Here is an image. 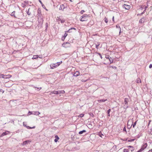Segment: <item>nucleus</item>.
I'll list each match as a JSON object with an SVG mask.
<instances>
[{"mask_svg":"<svg viewBox=\"0 0 152 152\" xmlns=\"http://www.w3.org/2000/svg\"><path fill=\"white\" fill-rule=\"evenodd\" d=\"M129 102V99L128 98H125L124 99V101L123 103L124 108L125 109H126L129 107L128 102Z\"/></svg>","mask_w":152,"mask_h":152,"instance_id":"f257e3e1","label":"nucleus"},{"mask_svg":"<svg viewBox=\"0 0 152 152\" xmlns=\"http://www.w3.org/2000/svg\"><path fill=\"white\" fill-rule=\"evenodd\" d=\"M62 62L61 61L58 62L56 63H53L51 64L50 65V68L51 69H53L54 68H56Z\"/></svg>","mask_w":152,"mask_h":152,"instance_id":"f03ea898","label":"nucleus"},{"mask_svg":"<svg viewBox=\"0 0 152 152\" xmlns=\"http://www.w3.org/2000/svg\"><path fill=\"white\" fill-rule=\"evenodd\" d=\"M65 93V91L64 90L62 91H53L51 92L50 94L52 95L53 94H64Z\"/></svg>","mask_w":152,"mask_h":152,"instance_id":"7ed1b4c3","label":"nucleus"},{"mask_svg":"<svg viewBox=\"0 0 152 152\" xmlns=\"http://www.w3.org/2000/svg\"><path fill=\"white\" fill-rule=\"evenodd\" d=\"M38 25L39 26L41 27L42 25L43 22V20L42 18V17H38Z\"/></svg>","mask_w":152,"mask_h":152,"instance_id":"20e7f679","label":"nucleus"},{"mask_svg":"<svg viewBox=\"0 0 152 152\" xmlns=\"http://www.w3.org/2000/svg\"><path fill=\"white\" fill-rule=\"evenodd\" d=\"M88 15L87 14H85L81 16V17L80 18V20L81 21H86L87 20V18L88 17Z\"/></svg>","mask_w":152,"mask_h":152,"instance_id":"39448f33","label":"nucleus"},{"mask_svg":"<svg viewBox=\"0 0 152 152\" xmlns=\"http://www.w3.org/2000/svg\"><path fill=\"white\" fill-rule=\"evenodd\" d=\"M71 45L70 43L68 42L64 43L62 45V46L65 48L70 47L71 46Z\"/></svg>","mask_w":152,"mask_h":152,"instance_id":"423d86ee","label":"nucleus"},{"mask_svg":"<svg viewBox=\"0 0 152 152\" xmlns=\"http://www.w3.org/2000/svg\"><path fill=\"white\" fill-rule=\"evenodd\" d=\"M40 114V113L38 111H30L28 112V115H31V114L34 115H38Z\"/></svg>","mask_w":152,"mask_h":152,"instance_id":"0eeeda50","label":"nucleus"},{"mask_svg":"<svg viewBox=\"0 0 152 152\" xmlns=\"http://www.w3.org/2000/svg\"><path fill=\"white\" fill-rule=\"evenodd\" d=\"M148 146L147 144V143H145L143 144L142 145V147L140 149L142 151L144 150L145 148H146Z\"/></svg>","mask_w":152,"mask_h":152,"instance_id":"6e6552de","label":"nucleus"},{"mask_svg":"<svg viewBox=\"0 0 152 152\" xmlns=\"http://www.w3.org/2000/svg\"><path fill=\"white\" fill-rule=\"evenodd\" d=\"M122 7L123 8H125L126 10H129L130 8V5H126L124 4L122 6Z\"/></svg>","mask_w":152,"mask_h":152,"instance_id":"1a4fd4ad","label":"nucleus"},{"mask_svg":"<svg viewBox=\"0 0 152 152\" xmlns=\"http://www.w3.org/2000/svg\"><path fill=\"white\" fill-rule=\"evenodd\" d=\"M145 20V19L144 18H142L140 20L139 23H142L144 22Z\"/></svg>","mask_w":152,"mask_h":152,"instance_id":"9d476101","label":"nucleus"},{"mask_svg":"<svg viewBox=\"0 0 152 152\" xmlns=\"http://www.w3.org/2000/svg\"><path fill=\"white\" fill-rule=\"evenodd\" d=\"M37 15L38 17H42L41 10L39 9H38L37 10Z\"/></svg>","mask_w":152,"mask_h":152,"instance_id":"9b49d317","label":"nucleus"},{"mask_svg":"<svg viewBox=\"0 0 152 152\" xmlns=\"http://www.w3.org/2000/svg\"><path fill=\"white\" fill-rule=\"evenodd\" d=\"M7 132H9L8 131L7 132H3L0 135V137H1L4 135H6L8 134V133H7Z\"/></svg>","mask_w":152,"mask_h":152,"instance_id":"f8f14e48","label":"nucleus"},{"mask_svg":"<svg viewBox=\"0 0 152 152\" xmlns=\"http://www.w3.org/2000/svg\"><path fill=\"white\" fill-rule=\"evenodd\" d=\"M30 142H31V141H30L29 140H26V141L23 142L22 143V145H26Z\"/></svg>","mask_w":152,"mask_h":152,"instance_id":"ddd939ff","label":"nucleus"},{"mask_svg":"<svg viewBox=\"0 0 152 152\" xmlns=\"http://www.w3.org/2000/svg\"><path fill=\"white\" fill-rule=\"evenodd\" d=\"M80 75V72L79 71H76L74 75V76L77 77Z\"/></svg>","mask_w":152,"mask_h":152,"instance_id":"4468645a","label":"nucleus"},{"mask_svg":"<svg viewBox=\"0 0 152 152\" xmlns=\"http://www.w3.org/2000/svg\"><path fill=\"white\" fill-rule=\"evenodd\" d=\"M55 139L54 140V141L55 142H57L58 140L59 139V137L57 135H56L55 137Z\"/></svg>","mask_w":152,"mask_h":152,"instance_id":"2eb2a0df","label":"nucleus"},{"mask_svg":"<svg viewBox=\"0 0 152 152\" xmlns=\"http://www.w3.org/2000/svg\"><path fill=\"white\" fill-rule=\"evenodd\" d=\"M100 43L99 42H97L96 44L95 43L96 45V48L98 49V46L100 45Z\"/></svg>","mask_w":152,"mask_h":152,"instance_id":"dca6fc26","label":"nucleus"},{"mask_svg":"<svg viewBox=\"0 0 152 152\" xmlns=\"http://www.w3.org/2000/svg\"><path fill=\"white\" fill-rule=\"evenodd\" d=\"M128 147L129 148H130L131 149H130V150H131V151H132L134 149V147L133 146H130V145L129 146H128Z\"/></svg>","mask_w":152,"mask_h":152,"instance_id":"f3484780","label":"nucleus"},{"mask_svg":"<svg viewBox=\"0 0 152 152\" xmlns=\"http://www.w3.org/2000/svg\"><path fill=\"white\" fill-rule=\"evenodd\" d=\"M86 132V131L85 130H83L82 131H80L79 132V134H82L84 132Z\"/></svg>","mask_w":152,"mask_h":152,"instance_id":"a211bd4d","label":"nucleus"},{"mask_svg":"<svg viewBox=\"0 0 152 152\" xmlns=\"http://www.w3.org/2000/svg\"><path fill=\"white\" fill-rule=\"evenodd\" d=\"M74 29L75 30H76L75 28H71L70 29H69L67 31V32H71L72 31H70V30H72Z\"/></svg>","mask_w":152,"mask_h":152,"instance_id":"6ab92c4d","label":"nucleus"},{"mask_svg":"<svg viewBox=\"0 0 152 152\" xmlns=\"http://www.w3.org/2000/svg\"><path fill=\"white\" fill-rule=\"evenodd\" d=\"M67 35V33H65L64 34V38H62V39L63 40H64L65 39V38L66 37V36Z\"/></svg>","mask_w":152,"mask_h":152,"instance_id":"aec40b11","label":"nucleus"},{"mask_svg":"<svg viewBox=\"0 0 152 152\" xmlns=\"http://www.w3.org/2000/svg\"><path fill=\"white\" fill-rule=\"evenodd\" d=\"M30 10V8H29L28 9V11L27 12V13L28 15H30L31 14V12H29Z\"/></svg>","mask_w":152,"mask_h":152,"instance_id":"412c9836","label":"nucleus"},{"mask_svg":"<svg viewBox=\"0 0 152 152\" xmlns=\"http://www.w3.org/2000/svg\"><path fill=\"white\" fill-rule=\"evenodd\" d=\"M38 57H38V55H34L33 56V57L32 58L33 59H37L38 58Z\"/></svg>","mask_w":152,"mask_h":152,"instance_id":"4be33fe9","label":"nucleus"},{"mask_svg":"<svg viewBox=\"0 0 152 152\" xmlns=\"http://www.w3.org/2000/svg\"><path fill=\"white\" fill-rule=\"evenodd\" d=\"M15 11H14L13 12H12L11 13V16H14L15 18L16 17L15 15Z\"/></svg>","mask_w":152,"mask_h":152,"instance_id":"5701e85b","label":"nucleus"},{"mask_svg":"<svg viewBox=\"0 0 152 152\" xmlns=\"http://www.w3.org/2000/svg\"><path fill=\"white\" fill-rule=\"evenodd\" d=\"M137 82L138 83H141V80L140 78H138L137 80Z\"/></svg>","mask_w":152,"mask_h":152,"instance_id":"b1692460","label":"nucleus"},{"mask_svg":"<svg viewBox=\"0 0 152 152\" xmlns=\"http://www.w3.org/2000/svg\"><path fill=\"white\" fill-rule=\"evenodd\" d=\"M58 20L60 21L61 23L65 22V20H61V19H59Z\"/></svg>","mask_w":152,"mask_h":152,"instance_id":"393cba45","label":"nucleus"},{"mask_svg":"<svg viewBox=\"0 0 152 152\" xmlns=\"http://www.w3.org/2000/svg\"><path fill=\"white\" fill-rule=\"evenodd\" d=\"M107 99H101V100H99L98 101L99 102H105V101H107Z\"/></svg>","mask_w":152,"mask_h":152,"instance_id":"a878e982","label":"nucleus"},{"mask_svg":"<svg viewBox=\"0 0 152 152\" xmlns=\"http://www.w3.org/2000/svg\"><path fill=\"white\" fill-rule=\"evenodd\" d=\"M84 114H81L80 115H79L78 116V117H83L84 116Z\"/></svg>","mask_w":152,"mask_h":152,"instance_id":"bb28decb","label":"nucleus"},{"mask_svg":"<svg viewBox=\"0 0 152 152\" xmlns=\"http://www.w3.org/2000/svg\"><path fill=\"white\" fill-rule=\"evenodd\" d=\"M39 2H40V3H41V4H42V7H43V8H44V7H45V6L42 3V2L40 1V0H39Z\"/></svg>","mask_w":152,"mask_h":152,"instance_id":"cd10ccee","label":"nucleus"},{"mask_svg":"<svg viewBox=\"0 0 152 152\" xmlns=\"http://www.w3.org/2000/svg\"><path fill=\"white\" fill-rule=\"evenodd\" d=\"M110 111H111V110L110 109H109L108 110H107V114H108V116H110Z\"/></svg>","mask_w":152,"mask_h":152,"instance_id":"c85d7f7f","label":"nucleus"},{"mask_svg":"<svg viewBox=\"0 0 152 152\" xmlns=\"http://www.w3.org/2000/svg\"><path fill=\"white\" fill-rule=\"evenodd\" d=\"M88 114H89V115L90 116H91V117H94V115L92 113H90Z\"/></svg>","mask_w":152,"mask_h":152,"instance_id":"c756f323","label":"nucleus"},{"mask_svg":"<svg viewBox=\"0 0 152 152\" xmlns=\"http://www.w3.org/2000/svg\"><path fill=\"white\" fill-rule=\"evenodd\" d=\"M62 6H64V5L62 4V5H61L59 8V10H63L64 9V8L63 9L62 8Z\"/></svg>","mask_w":152,"mask_h":152,"instance_id":"7c9ffc66","label":"nucleus"},{"mask_svg":"<svg viewBox=\"0 0 152 152\" xmlns=\"http://www.w3.org/2000/svg\"><path fill=\"white\" fill-rule=\"evenodd\" d=\"M104 20L105 22L106 23H107L108 22V20L106 18H104Z\"/></svg>","mask_w":152,"mask_h":152,"instance_id":"2f4dec72","label":"nucleus"},{"mask_svg":"<svg viewBox=\"0 0 152 152\" xmlns=\"http://www.w3.org/2000/svg\"><path fill=\"white\" fill-rule=\"evenodd\" d=\"M136 123H137V121L135 122L134 124H132V126H133V128H134L135 126L136 125Z\"/></svg>","mask_w":152,"mask_h":152,"instance_id":"473e14b6","label":"nucleus"},{"mask_svg":"<svg viewBox=\"0 0 152 152\" xmlns=\"http://www.w3.org/2000/svg\"><path fill=\"white\" fill-rule=\"evenodd\" d=\"M124 152H129V151L128 149H124Z\"/></svg>","mask_w":152,"mask_h":152,"instance_id":"72a5a7b5","label":"nucleus"},{"mask_svg":"<svg viewBox=\"0 0 152 152\" xmlns=\"http://www.w3.org/2000/svg\"><path fill=\"white\" fill-rule=\"evenodd\" d=\"M99 136L101 137H102V135H103L102 134L101 132H99Z\"/></svg>","mask_w":152,"mask_h":152,"instance_id":"f704fd0d","label":"nucleus"},{"mask_svg":"<svg viewBox=\"0 0 152 152\" xmlns=\"http://www.w3.org/2000/svg\"><path fill=\"white\" fill-rule=\"evenodd\" d=\"M26 127L28 129H32V128H35V126H34L33 127H29V126H27Z\"/></svg>","mask_w":152,"mask_h":152,"instance_id":"c9c22d12","label":"nucleus"},{"mask_svg":"<svg viewBox=\"0 0 152 152\" xmlns=\"http://www.w3.org/2000/svg\"><path fill=\"white\" fill-rule=\"evenodd\" d=\"M4 76V75L3 74H1L0 75V78H3Z\"/></svg>","mask_w":152,"mask_h":152,"instance_id":"e433bc0d","label":"nucleus"},{"mask_svg":"<svg viewBox=\"0 0 152 152\" xmlns=\"http://www.w3.org/2000/svg\"><path fill=\"white\" fill-rule=\"evenodd\" d=\"M134 140V139H132L128 140V142H132Z\"/></svg>","mask_w":152,"mask_h":152,"instance_id":"4c0bfd02","label":"nucleus"},{"mask_svg":"<svg viewBox=\"0 0 152 152\" xmlns=\"http://www.w3.org/2000/svg\"><path fill=\"white\" fill-rule=\"evenodd\" d=\"M110 62V63L111 64L112 63H113V59H112V60H110V59H109Z\"/></svg>","mask_w":152,"mask_h":152,"instance_id":"58836bf2","label":"nucleus"},{"mask_svg":"<svg viewBox=\"0 0 152 152\" xmlns=\"http://www.w3.org/2000/svg\"><path fill=\"white\" fill-rule=\"evenodd\" d=\"M110 57L108 55H107V56H105V58L107 59H110Z\"/></svg>","mask_w":152,"mask_h":152,"instance_id":"ea45409f","label":"nucleus"},{"mask_svg":"<svg viewBox=\"0 0 152 152\" xmlns=\"http://www.w3.org/2000/svg\"><path fill=\"white\" fill-rule=\"evenodd\" d=\"M45 26H46V30L47 28L48 27V23H46L45 24Z\"/></svg>","mask_w":152,"mask_h":152,"instance_id":"a19ab883","label":"nucleus"},{"mask_svg":"<svg viewBox=\"0 0 152 152\" xmlns=\"http://www.w3.org/2000/svg\"><path fill=\"white\" fill-rule=\"evenodd\" d=\"M111 67L113 69H117V67L115 66H111Z\"/></svg>","mask_w":152,"mask_h":152,"instance_id":"79ce46f5","label":"nucleus"},{"mask_svg":"<svg viewBox=\"0 0 152 152\" xmlns=\"http://www.w3.org/2000/svg\"><path fill=\"white\" fill-rule=\"evenodd\" d=\"M116 28H119V29H120V28H121L119 25H116Z\"/></svg>","mask_w":152,"mask_h":152,"instance_id":"37998d69","label":"nucleus"},{"mask_svg":"<svg viewBox=\"0 0 152 152\" xmlns=\"http://www.w3.org/2000/svg\"><path fill=\"white\" fill-rule=\"evenodd\" d=\"M98 54L100 56V58H101V59H102V56L101 55V54L100 53H99Z\"/></svg>","mask_w":152,"mask_h":152,"instance_id":"c03bdc74","label":"nucleus"},{"mask_svg":"<svg viewBox=\"0 0 152 152\" xmlns=\"http://www.w3.org/2000/svg\"><path fill=\"white\" fill-rule=\"evenodd\" d=\"M35 88H37V90H38V91L41 88V87L38 88V87H36Z\"/></svg>","mask_w":152,"mask_h":152,"instance_id":"a18cd8bd","label":"nucleus"},{"mask_svg":"<svg viewBox=\"0 0 152 152\" xmlns=\"http://www.w3.org/2000/svg\"><path fill=\"white\" fill-rule=\"evenodd\" d=\"M85 11L84 10H82L80 12V13L81 14H83L84 12Z\"/></svg>","mask_w":152,"mask_h":152,"instance_id":"49530a36","label":"nucleus"},{"mask_svg":"<svg viewBox=\"0 0 152 152\" xmlns=\"http://www.w3.org/2000/svg\"><path fill=\"white\" fill-rule=\"evenodd\" d=\"M0 91L1 92H2V93H3L4 92V91L2 90L1 89H0Z\"/></svg>","mask_w":152,"mask_h":152,"instance_id":"de8ad7c7","label":"nucleus"},{"mask_svg":"<svg viewBox=\"0 0 152 152\" xmlns=\"http://www.w3.org/2000/svg\"><path fill=\"white\" fill-rule=\"evenodd\" d=\"M7 75H4V78H7L9 77H7Z\"/></svg>","mask_w":152,"mask_h":152,"instance_id":"09e8293b","label":"nucleus"},{"mask_svg":"<svg viewBox=\"0 0 152 152\" xmlns=\"http://www.w3.org/2000/svg\"><path fill=\"white\" fill-rule=\"evenodd\" d=\"M152 67V64H150L149 66V68H151Z\"/></svg>","mask_w":152,"mask_h":152,"instance_id":"8fccbe9b","label":"nucleus"},{"mask_svg":"<svg viewBox=\"0 0 152 152\" xmlns=\"http://www.w3.org/2000/svg\"><path fill=\"white\" fill-rule=\"evenodd\" d=\"M145 9L143 11V12L141 14V15H142L143 14L145 13Z\"/></svg>","mask_w":152,"mask_h":152,"instance_id":"3c124183","label":"nucleus"},{"mask_svg":"<svg viewBox=\"0 0 152 152\" xmlns=\"http://www.w3.org/2000/svg\"><path fill=\"white\" fill-rule=\"evenodd\" d=\"M123 131H125V132H126V128H125V127H124L123 129Z\"/></svg>","mask_w":152,"mask_h":152,"instance_id":"603ef678","label":"nucleus"},{"mask_svg":"<svg viewBox=\"0 0 152 152\" xmlns=\"http://www.w3.org/2000/svg\"><path fill=\"white\" fill-rule=\"evenodd\" d=\"M142 151L140 149L139 150H138L137 152H141Z\"/></svg>","mask_w":152,"mask_h":152,"instance_id":"864d4df0","label":"nucleus"},{"mask_svg":"<svg viewBox=\"0 0 152 152\" xmlns=\"http://www.w3.org/2000/svg\"><path fill=\"white\" fill-rule=\"evenodd\" d=\"M119 34H120L121 33V28H120V29H119Z\"/></svg>","mask_w":152,"mask_h":152,"instance_id":"5fc2aeb1","label":"nucleus"},{"mask_svg":"<svg viewBox=\"0 0 152 152\" xmlns=\"http://www.w3.org/2000/svg\"><path fill=\"white\" fill-rule=\"evenodd\" d=\"M148 152H152V149L149 150Z\"/></svg>","mask_w":152,"mask_h":152,"instance_id":"6e6d98bb","label":"nucleus"},{"mask_svg":"<svg viewBox=\"0 0 152 152\" xmlns=\"http://www.w3.org/2000/svg\"><path fill=\"white\" fill-rule=\"evenodd\" d=\"M114 16H113V18H112V20H113V21H114Z\"/></svg>","mask_w":152,"mask_h":152,"instance_id":"4d7b16f0","label":"nucleus"},{"mask_svg":"<svg viewBox=\"0 0 152 152\" xmlns=\"http://www.w3.org/2000/svg\"><path fill=\"white\" fill-rule=\"evenodd\" d=\"M144 7V8H145V9L146 10V8H147L148 7H146H146H144H144Z\"/></svg>","mask_w":152,"mask_h":152,"instance_id":"13d9d810","label":"nucleus"},{"mask_svg":"<svg viewBox=\"0 0 152 152\" xmlns=\"http://www.w3.org/2000/svg\"><path fill=\"white\" fill-rule=\"evenodd\" d=\"M23 126H25L26 127H27V126H26V125L24 124V123H23Z\"/></svg>","mask_w":152,"mask_h":152,"instance_id":"bf43d9fd","label":"nucleus"},{"mask_svg":"<svg viewBox=\"0 0 152 152\" xmlns=\"http://www.w3.org/2000/svg\"><path fill=\"white\" fill-rule=\"evenodd\" d=\"M143 8H144V7H141V8L142 9Z\"/></svg>","mask_w":152,"mask_h":152,"instance_id":"052dcab7","label":"nucleus"},{"mask_svg":"<svg viewBox=\"0 0 152 152\" xmlns=\"http://www.w3.org/2000/svg\"><path fill=\"white\" fill-rule=\"evenodd\" d=\"M139 137H140V136H139V135H138V136H137V137L138 138H139Z\"/></svg>","mask_w":152,"mask_h":152,"instance_id":"680f3d73","label":"nucleus"},{"mask_svg":"<svg viewBox=\"0 0 152 152\" xmlns=\"http://www.w3.org/2000/svg\"><path fill=\"white\" fill-rule=\"evenodd\" d=\"M69 1H71V2H72V0H69Z\"/></svg>","mask_w":152,"mask_h":152,"instance_id":"e2e57ef3","label":"nucleus"},{"mask_svg":"<svg viewBox=\"0 0 152 152\" xmlns=\"http://www.w3.org/2000/svg\"><path fill=\"white\" fill-rule=\"evenodd\" d=\"M39 58H41V56H40V57H39Z\"/></svg>","mask_w":152,"mask_h":152,"instance_id":"0e129e2a","label":"nucleus"},{"mask_svg":"<svg viewBox=\"0 0 152 152\" xmlns=\"http://www.w3.org/2000/svg\"><path fill=\"white\" fill-rule=\"evenodd\" d=\"M39 58H41V56H40V57H39Z\"/></svg>","mask_w":152,"mask_h":152,"instance_id":"69168bd1","label":"nucleus"}]
</instances>
